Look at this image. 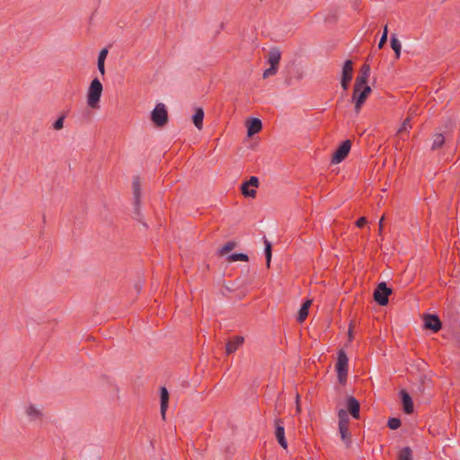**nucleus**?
<instances>
[{"label": "nucleus", "instance_id": "f257e3e1", "mask_svg": "<svg viewBox=\"0 0 460 460\" xmlns=\"http://www.w3.org/2000/svg\"><path fill=\"white\" fill-rule=\"evenodd\" d=\"M103 91V86L98 78H94L90 83L87 90V104L92 109L100 108V100Z\"/></svg>", "mask_w": 460, "mask_h": 460}, {"label": "nucleus", "instance_id": "f03ea898", "mask_svg": "<svg viewBox=\"0 0 460 460\" xmlns=\"http://www.w3.org/2000/svg\"><path fill=\"white\" fill-rule=\"evenodd\" d=\"M349 358L343 349L339 350L335 369L341 385H345L348 377Z\"/></svg>", "mask_w": 460, "mask_h": 460}, {"label": "nucleus", "instance_id": "7ed1b4c3", "mask_svg": "<svg viewBox=\"0 0 460 460\" xmlns=\"http://www.w3.org/2000/svg\"><path fill=\"white\" fill-rule=\"evenodd\" d=\"M358 91H356V84L353 87L352 101L355 102V111L358 113L361 110L362 105L372 92L369 85L359 86Z\"/></svg>", "mask_w": 460, "mask_h": 460}, {"label": "nucleus", "instance_id": "20e7f679", "mask_svg": "<svg viewBox=\"0 0 460 460\" xmlns=\"http://www.w3.org/2000/svg\"><path fill=\"white\" fill-rule=\"evenodd\" d=\"M151 120L158 127L162 128L168 122V112L164 103H158L151 113Z\"/></svg>", "mask_w": 460, "mask_h": 460}, {"label": "nucleus", "instance_id": "39448f33", "mask_svg": "<svg viewBox=\"0 0 460 460\" xmlns=\"http://www.w3.org/2000/svg\"><path fill=\"white\" fill-rule=\"evenodd\" d=\"M392 292V288H388L385 282H380L374 291V300L379 305H386L389 302V296Z\"/></svg>", "mask_w": 460, "mask_h": 460}, {"label": "nucleus", "instance_id": "423d86ee", "mask_svg": "<svg viewBox=\"0 0 460 460\" xmlns=\"http://www.w3.org/2000/svg\"><path fill=\"white\" fill-rule=\"evenodd\" d=\"M351 141L346 139L337 147L332 157V164L341 163L349 155L351 148Z\"/></svg>", "mask_w": 460, "mask_h": 460}, {"label": "nucleus", "instance_id": "0eeeda50", "mask_svg": "<svg viewBox=\"0 0 460 460\" xmlns=\"http://www.w3.org/2000/svg\"><path fill=\"white\" fill-rule=\"evenodd\" d=\"M353 76V62L348 59L344 62L341 84L344 91H347Z\"/></svg>", "mask_w": 460, "mask_h": 460}, {"label": "nucleus", "instance_id": "6e6552de", "mask_svg": "<svg viewBox=\"0 0 460 460\" xmlns=\"http://www.w3.org/2000/svg\"><path fill=\"white\" fill-rule=\"evenodd\" d=\"M132 190L134 196V213L140 216V198H141V183L139 176H134L132 181Z\"/></svg>", "mask_w": 460, "mask_h": 460}, {"label": "nucleus", "instance_id": "1a4fd4ad", "mask_svg": "<svg viewBox=\"0 0 460 460\" xmlns=\"http://www.w3.org/2000/svg\"><path fill=\"white\" fill-rule=\"evenodd\" d=\"M424 327L433 332H438L442 328V323L437 314H428L424 316Z\"/></svg>", "mask_w": 460, "mask_h": 460}, {"label": "nucleus", "instance_id": "9d476101", "mask_svg": "<svg viewBox=\"0 0 460 460\" xmlns=\"http://www.w3.org/2000/svg\"><path fill=\"white\" fill-rule=\"evenodd\" d=\"M275 437L278 443L286 449L288 447V442L285 438V429L281 419H276L275 420Z\"/></svg>", "mask_w": 460, "mask_h": 460}, {"label": "nucleus", "instance_id": "9b49d317", "mask_svg": "<svg viewBox=\"0 0 460 460\" xmlns=\"http://www.w3.org/2000/svg\"><path fill=\"white\" fill-rule=\"evenodd\" d=\"M370 75V66L368 64H364L359 71L358 75L356 78V91H358L359 86L367 85V80Z\"/></svg>", "mask_w": 460, "mask_h": 460}, {"label": "nucleus", "instance_id": "f8f14e48", "mask_svg": "<svg viewBox=\"0 0 460 460\" xmlns=\"http://www.w3.org/2000/svg\"><path fill=\"white\" fill-rule=\"evenodd\" d=\"M401 401L402 404V410L406 414H411L413 412V402L408 392L401 390L400 392Z\"/></svg>", "mask_w": 460, "mask_h": 460}, {"label": "nucleus", "instance_id": "ddd939ff", "mask_svg": "<svg viewBox=\"0 0 460 460\" xmlns=\"http://www.w3.org/2000/svg\"><path fill=\"white\" fill-rule=\"evenodd\" d=\"M347 409L352 418L359 419L360 404L355 397L349 396L347 398Z\"/></svg>", "mask_w": 460, "mask_h": 460}, {"label": "nucleus", "instance_id": "4468645a", "mask_svg": "<svg viewBox=\"0 0 460 460\" xmlns=\"http://www.w3.org/2000/svg\"><path fill=\"white\" fill-rule=\"evenodd\" d=\"M246 127L248 137H252L253 135L259 133L261 130L262 123L260 119L252 118L246 122Z\"/></svg>", "mask_w": 460, "mask_h": 460}, {"label": "nucleus", "instance_id": "2eb2a0df", "mask_svg": "<svg viewBox=\"0 0 460 460\" xmlns=\"http://www.w3.org/2000/svg\"><path fill=\"white\" fill-rule=\"evenodd\" d=\"M160 398H161V405H160L161 416H162L163 420H164L165 415H166V411L168 409V404H169V392L165 386H162L160 388Z\"/></svg>", "mask_w": 460, "mask_h": 460}, {"label": "nucleus", "instance_id": "dca6fc26", "mask_svg": "<svg viewBox=\"0 0 460 460\" xmlns=\"http://www.w3.org/2000/svg\"><path fill=\"white\" fill-rule=\"evenodd\" d=\"M243 337L235 336L226 343V354L230 355L237 350V349L243 343Z\"/></svg>", "mask_w": 460, "mask_h": 460}, {"label": "nucleus", "instance_id": "f3484780", "mask_svg": "<svg viewBox=\"0 0 460 460\" xmlns=\"http://www.w3.org/2000/svg\"><path fill=\"white\" fill-rule=\"evenodd\" d=\"M311 305H312V301L309 299L305 300L302 304V305L298 311L297 317H296V321L298 323H303L307 318L309 308H310Z\"/></svg>", "mask_w": 460, "mask_h": 460}, {"label": "nucleus", "instance_id": "a211bd4d", "mask_svg": "<svg viewBox=\"0 0 460 460\" xmlns=\"http://www.w3.org/2000/svg\"><path fill=\"white\" fill-rule=\"evenodd\" d=\"M281 59V52L279 49H271L268 53V62L270 65L279 66Z\"/></svg>", "mask_w": 460, "mask_h": 460}, {"label": "nucleus", "instance_id": "6ab92c4d", "mask_svg": "<svg viewBox=\"0 0 460 460\" xmlns=\"http://www.w3.org/2000/svg\"><path fill=\"white\" fill-rule=\"evenodd\" d=\"M204 111L202 108L198 107L195 109V113L192 116V122L195 127L201 129L203 127Z\"/></svg>", "mask_w": 460, "mask_h": 460}, {"label": "nucleus", "instance_id": "aec40b11", "mask_svg": "<svg viewBox=\"0 0 460 460\" xmlns=\"http://www.w3.org/2000/svg\"><path fill=\"white\" fill-rule=\"evenodd\" d=\"M341 440L346 445V447H349L351 445V434L349 426L339 427Z\"/></svg>", "mask_w": 460, "mask_h": 460}, {"label": "nucleus", "instance_id": "412c9836", "mask_svg": "<svg viewBox=\"0 0 460 460\" xmlns=\"http://www.w3.org/2000/svg\"><path fill=\"white\" fill-rule=\"evenodd\" d=\"M107 55H108V49H102L100 51L99 56H98L97 66H98V70L100 71V73L102 75L105 74L104 63H105V59L107 58Z\"/></svg>", "mask_w": 460, "mask_h": 460}, {"label": "nucleus", "instance_id": "4be33fe9", "mask_svg": "<svg viewBox=\"0 0 460 460\" xmlns=\"http://www.w3.org/2000/svg\"><path fill=\"white\" fill-rule=\"evenodd\" d=\"M390 44H391V48L394 51L395 58L399 59L400 56H401L402 45H401V42H400V40H398V38L396 37L395 34H393L391 36Z\"/></svg>", "mask_w": 460, "mask_h": 460}, {"label": "nucleus", "instance_id": "5701e85b", "mask_svg": "<svg viewBox=\"0 0 460 460\" xmlns=\"http://www.w3.org/2000/svg\"><path fill=\"white\" fill-rule=\"evenodd\" d=\"M445 144V137L441 133H437L433 136V143L431 150L435 151L440 149Z\"/></svg>", "mask_w": 460, "mask_h": 460}, {"label": "nucleus", "instance_id": "b1692460", "mask_svg": "<svg viewBox=\"0 0 460 460\" xmlns=\"http://www.w3.org/2000/svg\"><path fill=\"white\" fill-rule=\"evenodd\" d=\"M412 450L409 447H405L399 451L398 460H412Z\"/></svg>", "mask_w": 460, "mask_h": 460}, {"label": "nucleus", "instance_id": "393cba45", "mask_svg": "<svg viewBox=\"0 0 460 460\" xmlns=\"http://www.w3.org/2000/svg\"><path fill=\"white\" fill-rule=\"evenodd\" d=\"M339 427L349 426V419L347 411L341 409L338 412Z\"/></svg>", "mask_w": 460, "mask_h": 460}, {"label": "nucleus", "instance_id": "a878e982", "mask_svg": "<svg viewBox=\"0 0 460 460\" xmlns=\"http://www.w3.org/2000/svg\"><path fill=\"white\" fill-rule=\"evenodd\" d=\"M264 243H265L264 253H265V257H266V265L268 268H270L271 256H272L271 243L267 239L264 240Z\"/></svg>", "mask_w": 460, "mask_h": 460}, {"label": "nucleus", "instance_id": "bb28decb", "mask_svg": "<svg viewBox=\"0 0 460 460\" xmlns=\"http://www.w3.org/2000/svg\"><path fill=\"white\" fill-rule=\"evenodd\" d=\"M26 413L31 418H41L42 413L33 404H30L26 408Z\"/></svg>", "mask_w": 460, "mask_h": 460}, {"label": "nucleus", "instance_id": "cd10ccee", "mask_svg": "<svg viewBox=\"0 0 460 460\" xmlns=\"http://www.w3.org/2000/svg\"><path fill=\"white\" fill-rule=\"evenodd\" d=\"M235 246H236L235 242H233V241L227 242L221 247V249L218 251V253L220 255H225V254L228 253L229 252H231L233 249H234Z\"/></svg>", "mask_w": 460, "mask_h": 460}, {"label": "nucleus", "instance_id": "c85d7f7f", "mask_svg": "<svg viewBox=\"0 0 460 460\" xmlns=\"http://www.w3.org/2000/svg\"><path fill=\"white\" fill-rule=\"evenodd\" d=\"M241 191L244 197H251V198H255L256 193H257L255 190L249 189L248 183L242 184Z\"/></svg>", "mask_w": 460, "mask_h": 460}, {"label": "nucleus", "instance_id": "c756f323", "mask_svg": "<svg viewBox=\"0 0 460 460\" xmlns=\"http://www.w3.org/2000/svg\"><path fill=\"white\" fill-rule=\"evenodd\" d=\"M227 260H228V261H248L249 257L245 253L239 252V253H233V254L229 255Z\"/></svg>", "mask_w": 460, "mask_h": 460}, {"label": "nucleus", "instance_id": "7c9ffc66", "mask_svg": "<svg viewBox=\"0 0 460 460\" xmlns=\"http://www.w3.org/2000/svg\"><path fill=\"white\" fill-rule=\"evenodd\" d=\"M402 421L399 418H390L387 421V426L391 429H397L401 427Z\"/></svg>", "mask_w": 460, "mask_h": 460}, {"label": "nucleus", "instance_id": "2f4dec72", "mask_svg": "<svg viewBox=\"0 0 460 460\" xmlns=\"http://www.w3.org/2000/svg\"><path fill=\"white\" fill-rule=\"evenodd\" d=\"M411 128V119H410V118H406L403 120V122H402L401 128H399L397 134H402L404 131H408Z\"/></svg>", "mask_w": 460, "mask_h": 460}, {"label": "nucleus", "instance_id": "473e14b6", "mask_svg": "<svg viewBox=\"0 0 460 460\" xmlns=\"http://www.w3.org/2000/svg\"><path fill=\"white\" fill-rule=\"evenodd\" d=\"M279 66L270 65V66L263 72V78H268L277 74Z\"/></svg>", "mask_w": 460, "mask_h": 460}, {"label": "nucleus", "instance_id": "72a5a7b5", "mask_svg": "<svg viewBox=\"0 0 460 460\" xmlns=\"http://www.w3.org/2000/svg\"><path fill=\"white\" fill-rule=\"evenodd\" d=\"M65 115L60 116L54 123L53 128L55 130H60L64 127Z\"/></svg>", "mask_w": 460, "mask_h": 460}, {"label": "nucleus", "instance_id": "f704fd0d", "mask_svg": "<svg viewBox=\"0 0 460 460\" xmlns=\"http://www.w3.org/2000/svg\"><path fill=\"white\" fill-rule=\"evenodd\" d=\"M244 183H248V186L258 187L259 186V179L256 176H252L249 181Z\"/></svg>", "mask_w": 460, "mask_h": 460}, {"label": "nucleus", "instance_id": "c9c22d12", "mask_svg": "<svg viewBox=\"0 0 460 460\" xmlns=\"http://www.w3.org/2000/svg\"><path fill=\"white\" fill-rule=\"evenodd\" d=\"M367 223V220L365 217H359L357 222H356V226L359 228L363 227L364 226H366Z\"/></svg>", "mask_w": 460, "mask_h": 460}, {"label": "nucleus", "instance_id": "e433bc0d", "mask_svg": "<svg viewBox=\"0 0 460 460\" xmlns=\"http://www.w3.org/2000/svg\"><path fill=\"white\" fill-rule=\"evenodd\" d=\"M386 41H387V37L382 35L380 38V40L378 42L377 48L379 49H383L385 44L386 43Z\"/></svg>", "mask_w": 460, "mask_h": 460}, {"label": "nucleus", "instance_id": "4c0bfd02", "mask_svg": "<svg viewBox=\"0 0 460 460\" xmlns=\"http://www.w3.org/2000/svg\"><path fill=\"white\" fill-rule=\"evenodd\" d=\"M384 220H385V217H382L381 219L379 220V234H381L382 230H383V226H384Z\"/></svg>", "mask_w": 460, "mask_h": 460}, {"label": "nucleus", "instance_id": "58836bf2", "mask_svg": "<svg viewBox=\"0 0 460 460\" xmlns=\"http://www.w3.org/2000/svg\"><path fill=\"white\" fill-rule=\"evenodd\" d=\"M348 334H349V341H351V340H352V338H353V332H352V326H351V324L349 325Z\"/></svg>", "mask_w": 460, "mask_h": 460}, {"label": "nucleus", "instance_id": "ea45409f", "mask_svg": "<svg viewBox=\"0 0 460 460\" xmlns=\"http://www.w3.org/2000/svg\"><path fill=\"white\" fill-rule=\"evenodd\" d=\"M298 400H299V395L297 394L296 395V412H300V411H301L300 405L298 403Z\"/></svg>", "mask_w": 460, "mask_h": 460}, {"label": "nucleus", "instance_id": "a19ab883", "mask_svg": "<svg viewBox=\"0 0 460 460\" xmlns=\"http://www.w3.org/2000/svg\"><path fill=\"white\" fill-rule=\"evenodd\" d=\"M383 36H385L387 37L388 36V28H387V25L385 26L384 28V31H383Z\"/></svg>", "mask_w": 460, "mask_h": 460}, {"label": "nucleus", "instance_id": "79ce46f5", "mask_svg": "<svg viewBox=\"0 0 460 460\" xmlns=\"http://www.w3.org/2000/svg\"><path fill=\"white\" fill-rule=\"evenodd\" d=\"M423 383H424V378H422V380H421V386L423 385Z\"/></svg>", "mask_w": 460, "mask_h": 460}]
</instances>
